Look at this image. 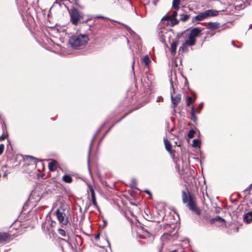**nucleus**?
I'll list each match as a JSON object with an SVG mask.
<instances>
[{
  "label": "nucleus",
  "mask_w": 252,
  "mask_h": 252,
  "mask_svg": "<svg viewBox=\"0 0 252 252\" xmlns=\"http://www.w3.org/2000/svg\"><path fill=\"white\" fill-rule=\"evenodd\" d=\"M89 38L86 34H75L71 36L69 40V44L74 49H79L85 46Z\"/></svg>",
  "instance_id": "f257e3e1"
},
{
  "label": "nucleus",
  "mask_w": 252,
  "mask_h": 252,
  "mask_svg": "<svg viewBox=\"0 0 252 252\" xmlns=\"http://www.w3.org/2000/svg\"><path fill=\"white\" fill-rule=\"evenodd\" d=\"M57 218L59 222L63 225H66L68 223V218L64 213L63 208L58 209L55 211Z\"/></svg>",
  "instance_id": "f03ea898"
},
{
  "label": "nucleus",
  "mask_w": 252,
  "mask_h": 252,
  "mask_svg": "<svg viewBox=\"0 0 252 252\" xmlns=\"http://www.w3.org/2000/svg\"><path fill=\"white\" fill-rule=\"evenodd\" d=\"M188 206L189 209L194 212L196 214L199 215L200 214V210L196 206L194 199L191 195H189V202L188 203Z\"/></svg>",
  "instance_id": "7ed1b4c3"
},
{
  "label": "nucleus",
  "mask_w": 252,
  "mask_h": 252,
  "mask_svg": "<svg viewBox=\"0 0 252 252\" xmlns=\"http://www.w3.org/2000/svg\"><path fill=\"white\" fill-rule=\"evenodd\" d=\"M161 22L165 25L174 26L178 23V21L176 17H163Z\"/></svg>",
  "instance_id": "20e7f679"
},
{
  "label": "nucleus",
  "mask_w": 252,
  "mask_h": 252,
  "mask_svg": "<svg viewBox=\"0 0 252 252\" xmlns=\"http://www.w3.org/2000/svg\"><path fill=\"white\" fill-rule=\"evenodd\" d=\"M83 17H71L70 21L72 24L74 25H78L84 23V22H87L90 20L89 19L84 20Z\"/></svg>",
  "instance_id": "39448f33"
},
{
  "label": "nucleus",
  "mask_w": 252,
  "mask_h": 252,
  "mask_svg": "<svg viewBox=\"0 0 252 252\" xmlns=\"http://www.w3.org/2000/svg\"><path fill=\"white\" fill-rule=\"evenodd\" d=\"M181 100V95L180 94H177L175 96H173L171 94V101L173 107L175 108L177 105L180 102Z\"/></svg>",
  "instance_id": "423d86ee"
},
{
  "label": "nucleus",
  "mask_w": 252,
  "mask_h": 252,
  "mask_svg": "<svg viewBox=\"0 0 252 252\" xmlns=\"http://www.w3.org/2000/svg\"><path fill=\"white\" fill-rule=\"evenodd\" d=\"M202 30L198 28H194L191 30L189 35L196 39V37L199 35Z\"/></svg>",
  "instance_id": "0eeeda50"
},
{
  "label": "nucleus",
  "mask_w": 252,
  "mask_h": 252,
  "mask_svg": "<svg viewBox=\"0 0 252 252\" xmlns=\"http://www.w3.org/2000/svg\"><path fill=\"white\" fill-rule=\"evenodd\" d=\"M49 160L50 161L48 164V167L49 170L52 171H55L58 167L57 161L54 159H49Z\"/></svg>",
  "instance_id": "6e6552de"
},
{
  "label": "nucleus",
  "mask_w": 252,
  "mask_h": 252,
  "mask_svg": "<svg viewBox=\"0 0 252 252\" xmlns=\"http://www.w3.org/2000/svg\"><path fill=\"white\" fill-rule=\"evenodd\" d=\"M218 15V12L217 11H213L212 10H206L204 12L201 13L198 16H217Z\"/></svg>",
  "instance_id": "1a4fd4ad"
},
{
  "label": "nucleus",
  "mask_w": 252,
  "mask_h": 252,
  "mask_svg": "<svg viewBox=\"0 0 252 252\" xmlns=\"http://www.w3.org/2000/svg\"><path fill=\"white\" fill-rule=\"evenodd\" d=\"M195 42L196 39L189 35L188 39L185 41L184 45L187 46H192L195 44Z\"/></svg>",
  "instance_id": "9d476101"
},
{
  "label": "nucleus",
  "mask_w": 252,
  "mask_h": 252,
  "mask_svg": "<svg viewBox=\"0 0 252 252\" xmlns=\"http://www.w3.org/2000/svg\"><path fill=\"white\" fill-rule=\"evenodd\" d=\"M244 219L247 223L252 222V212H249L245 214Z\"/></svg>",
  "instance_id": "9b49d317"
},
{
  "label": "nucleus",
  "mask_w": 252,
  "mask_h": 252,
  "mask_svg": "<svg viewBox=\"0 0 252 252\" xmlns=\"http://www.w3.org/2000/svg\"><path fill=\"white\" fill-rule=\"evenodd\" d=\"M10 237L9 233L6 232H0V243H3Z\"/></svg>",
  "instance_id": "f8f14e48"
},
{
  "label": "nucleus",
  "mask_w": 252,
  "mask_h": 252,
  "mask_svg": "<svg viewBox=\"0 0 252 252\" xmlns=\"http://www.w3.org/2000/svg\"><path fill=\"white\" fill-rule=\"evenodd\" d=\"M182 196L183 202L184 203H187L189 202V196L190 195L189 192L187 193L185 191H182Z\"/></svg>",
  "instance_id": "ddd939ff"
},
{
  "label": "nucleus",
  "mask_w": 252,
  "mask_h": 252,
  "mask_svg": "<svg viewBox=\"0 0 252 252\" xmlns=\"http://www.w3.org/2000/svg\"><path fill=\"white\" fill-rule=\"evenodd\" d=\"M164 143L166 150L169 153L171 152V145L170 142L166 138H164Z\"/></svg>",
  "instance_id": "4468645a"
},
{
  "label": "nucleus",
  "mask_w": 252,
  "mask_h": 252,
  "mask_svg": "<svg viewBox=\"0 0 252 252\" xmlns=\"http://www.w3.org/2000/svg\"><path fill=\"white\" fill-rule=\"evenodd\" d=\"M177 45L178 42L177 41H172L171 44V51L172 54H175L176 53Z\"/></svg>",
  "instance_id": "2eb2a0df"
},
{
  "label": "nucleus",
  "mask_w": 252,
  "mask_h": 252,
  "mask_svg": "<svg viewBox=\"0 0 252 252\" xmlns=\"http://www.w3.org/2000/svg\"><path fill=\"white\" fill-rule=\"evenodd\" d=\"M63 180L67 183H70L72 182V177L69 175H64L63 177Z\"/></svg>",
  "instance_id": "dca6fc26"
},
{
  "label": "nucleus",
  "mask_w": 252,
  "mask_h": 252,
  "mask_svg": "<svg viewBox=\"0 0 252 252\" xmlns=\"http://www.w3.org/2000/svg\"><path fill=\"white\" fill-rule=\"evenodd\" d=\"M2 129L3 130V132L2 134L0 136V140L1 141L4 140L8 136V134L7 130L6 129H4L3 127H2Z\"/></svg>",
  "instance_id": "f3484780"
},
{
  "label": "nucleus",
  "mask_w": 252,
  "mask_h": 252,
  "mask_svg": "<svg viewBox=\"0 0 252 252\" xmlns=\"http://www.w3.org/2000/svg\"><path fill=\"white\" fill-rule=\"evenodd\" d=\"M143 62L146 66L149 65L151 63V60L148 55H146L144 57Z\"/></svg>",
  "instance_id": "a211bd4d"
},
{
  "label": "nucleus",
  "mask_w": 252,
  "mask_h": 252,
  "mask_svg": "<svg viewBox=\"0 0 252 252\" xmlns=\"http://www.w3.org/2000/svg\"><path fill=\"white\" fill-rule=\"evenodd\" d=\"M180 3V0H173L172 2V6L175 9H177L179 8V5Z\"/></svg>",
  "instance_id": "6ab92c4d"
},
{
  "label": "nucleus",
  "mask_w": 252,
  "mask_h": 252,
  "mask_svg": "<svg viewBox=\"0 0 252 252\" xmlns=\"http://www.w3.org/2000/svg\"><path fill=\"white\" fill-rule=\"evenodd\" d=\"M70 16H79L78 11L75 8H72L70 11Z\"/></svg>",
  "instance_id": "aec40b11"
},
{
  "label": "nucleus",
  "mask_w": 252,
  "mask_h": 252,
  "mask_svg": "<svg viewBox=\"0 0 252 252\" xmlns=\"http://www.w3.org/2000/svg\"><path fill=\"white\" fill-rule=\"evenodd\" d=\"M195 112L194 108L193 107H192L191 108V117H192L191 119L194 122L196 121L197 120V118L195 115Z\"/></svg>",
  "instance_id": "412c9836"
},
{
  "label": "nucleus",
  "mask_w": 252,
  "mask_h": 252,
  "mask_svg": "<svg viewBox=\"0 0 252 252\" xmlns=\"http://www.w3.org/2000/svg\"><path fill=\"white\" fill-rule=\"evenodd\" d=\"M195 131L193 129H191L189 131L188 136L189 138L191 139L194 137Z\"/></svg>",
  "instance_id": "4be33fe9"
},
{
  "label": "nucleus",
  "mask_w": 252,
  "mask_h": 252,
  "mask_svg": "<svg viewBox=\"0 0 252 252\" xmlns=\"http://www.w3.org/2000/svg\"><path fill=\"white\" fill-rule=\"evenodd\" d=\"M91 197H92V201L93 205L95 207H97V203H96V201L95 199V194L92 195Z\"/></svg>",
  "instance_id": "5701e85b"
},
{
  "label": "nucleus",
  "mask_w": 252,
  "mask_h": 252,
  "mask_svg": "<svg viewBox=\"0 0 252 252\" xmlns=\"http://www.w3.org/2000/svg\"><path fill=\"white\" fill-rule=\"evenodd\" d=\"M203 102H201L198 106V107L196 108V109L195 110V112L196 113H200V111L201 110V109L203 107Z\"/></svg>",
  "instance_id": "b1692460"
},
{
  "label": "nucleus",
  "mask_w": 252,
  "mask_h": 252,
  "mask_svg": "<svg viewBox=\"0 0 252 252\" xmlns=\"http://www.w3.org/2000/svg\"><path fill=\"white\" fill-rule=\"evenodd\" d=\"M199 143V140L195 139L193 140L192 146L193 147H198Z\"/></svg>",
  "instance_id": "393cba45"
},
{
  "label": "nucleus",
  "mask_w": 252,
  "mask_h": 252,
  "mask_svg": "<svg viewBox=\"0 0 252 252\" xmlns=\"http://www.w3.org/2000/svg\"><path fill=\"white\" fill-rule=\"evenodd\" d=\"M88 188H89L90 191L91 192V195L93 194H95L93 186L90 184L88 185Z\"/></svg>",
  "instance_id": "a878e982"
},
{
  "label": "nucleus",
  "mask_w": 252,
  "mask_h": 252,
  "mask_svg": "<svg viewBox=\"0 0 252 252\" xmlns=\"http://www.w3.org/2000/svg\"><path fill=\"white\" fill-rule=\"evenodd\" d=\"M58 232L62 236H64H64H66V232H65V231L64 230L62 229H61V228L59 229H58Z\"/></svg>",
  "instance_id": "bb28decb"
},
{
  "label": "nucleus",
  "mask_w": 252,
  "mask_h": 252,
  "mask_svg": "<svg viewBox=\"0 0 252 252\" xmlns=\"http://www.w3.org/2000/svg\"><path fill=\"white\" fill-rule=\"evenodd\" d=\"M214 220L215 221H218L220 222H224V220L223 219L221 218V217H220V216H217L216 217H215L214 218Z\"/></svg>",
  "instance_id": "cd10ccee"
},
{
  "label": "nucleus",
  "mask_w": 252,
  "mask_h": 252,
  "mask_svg": "<svg viewBox=\"0 0 252 252\" xmlns=\"http://www.w3.org/2000/svg\"><path fill=\"white\" fill-rule=\"evenodd\" d=\"M26 158L27 159L32 160L34 163L36 161V158L31 156H27Z\"/></svg>",
  "instance_id": "c85d7f7f"
},
{
  "label": "nucleus",
  "mask_w": 252,
  "mask_h": 252,
  "mask_svg": "<svg viewBox=\"0 0 252 252\" xmlns=\"http://www.w3.org/2000/svg\"><path fill=\"white\" fill-rule=\"evenodd\" d=\"M218 24L217 23H213L211 24L210 26V28L212 29H215L218 28Z\"/></svg>",
  "instance_id": "c756f323"
},
{
  "label": "nucleus",
  "mask_w": 252,
  "mask_h": 252,
  "mask_svg": "<svg viewBox=\"0 0 252 252\" xmlns=\"http://www.w3.org/2000/svg\"><path fill=\"white\" fill-rule=\"evenodd\" d=\"M194 100L192 99V98L190 96H189L187 98V106H189L191 103Z\"/></svg>",
  "instance_id": "7c9ffc66"
},
{
  "label": "nucleus",
  "mask_w": 252,
  "mask_h": 252,
  "mask_svg": "<svg viewBox=\"0 0 252 252\" xmlns=\"http://www.w3.org/2000/svg\"><path fill=\"white\" fill-rule=\"evenodd\" d=\"M4 145L3 144H0V155H1L2 154L3 150H4Z\"/></svg>",
  "instance_id": "2f4dec72"
},
{
  "label": "nucleus",
  "mask_w": 252,
  "mask_h": 252,
  "mask_svg": "<svg viewBox=\"0 0 252 252\" xmlns=\"http://www.w3.org/2000/svg\"><path fill=\"white\" fill-rule=\"evenodd\" d=\"M205 17H195V19L196 20H199V21H201V20H202L204 19Z\"/></svg>",
  "instance_id": "473e14b6"
},
{
  "label": "nucleus",
  "mask_w": 252,
  "mask_h": 252,
  "mask_svg": "<svg viewBox=\"0 0 252 252\" xmlns=\"http://www.w3.org/2000/svg\"><path fill=\"white\" fill-rule=\"evenodd\" d=\"M162 100H163V98H162V97L161 96H158L157 98V102H159L160 101H162Z\"/></svg>",
  "instance_id": "72a5a7b5"
},
{
  "label": "nucleus",
  "mask_w": 252,
  "mask_h": 252,
  "mask_svg": "<svg viewBox=\"0 0 252 252\" xmlns=\"http://www.w3.org/2000/svg\"><path fill=\"white\" fill-rule=\"evenodd\" d=\"M189 17H183L182 19L183 21H186Z\"/></svg>",
  "instance_id": "f704fd0d"
},
{
  "label": "nucleus",
  "mask_w": 252,
  "mask_h": 252,
  "mask_svg": "<svg viewBox=\"0 0 252 252\" xmlns=\"http://www.w3.org/2000/svg\"><path fill=\"white\" fill-rule=\"evenodd\" d=\"M177 13L176 11H174L173 12V13L170 15V16H177Z\"/></svg>",
  "instance_id": "c9c22d12"
},
{
  "label": "nucleus",
  "mask_w": 252,
  "mask_h": 252,
  "mask_svg": "<svg viewBox=\"0 0 252 252\" xmlns=\"http://www.w3.org/2000/svg\"><path fill=\"white\" fill-rule=\"evenodd\" d=\"M128 32L130 34L134 33V32L131 29H129Z\"/></svg>",
  "instance_id": "e433bc0d"
},
{
  "label": "nucleus",
  "mask_w": 252,
  "mask_h": 252,
  "mask_svg": "<svg viewBox=\"0 0 252 252\" xmlns=\"http://www.w3.org/2000/svg\"><path fill=\"white\" fill-rule=\"evenodd\" d=\"M145 192H146L148 194H150V195L151 194L149 190H145Z\"/></svg>",
  "instance_id": "4c0bfd02"
},
{
  "label": "nucleus",
  "mask_w": 252,
  "mask_h": 252,
  "mask_svg": "<svg viewBox=\"0 0 252 252\" xmlns=\"http://www.w3.org/2000/svg\"><path fill=\"white\" fill-rule=\"evenodd\" d=\"M178 251H179V250H173L172 251H171L170 252H178Z\"/></svg>",
  "instance_id": "58836bf2"
},
{
  "label": "nucleus",
  "mask_w": 252,
  "mask_h": 252,
  "mask_svg": "<svg viewBox=\"0 0 252 252\" xmlns=\"http://www.w3.org/2000/svg\"><path fill=\"white\" fill-rule=\"evenodd\" d=\"M99 237V234H97L96 236H95V238L96 239H97Z\"/></svg>",
  "instance_id": "ea45409f"
},
{
  "label": "nucleus",
  "mask_w": 252,
  "mask_h": 252,
  "mask_svg": "<svg viewBox=\"0 0 252 252\" xmlns=\"http://www.w3.org/2000/svg\"><path fill=\"white\" fill-rule=\"evenodd\" d=\"M91 145H92V144L90 145V149H89V156L90 155V153Z\"/></svg>",
  "instance_id": "a19ab883"
},
{
  "label": "nucleus",
  "mask_w": 252,
  "mask_h": 252,
  "mask_svg": "<svg viewBox=\"0 0 252 252\" xmlns=\"http://www.w3.org/2000/svg\"><path fill=\"white\" fill-rule=\"evenodd\" d=\"M134 62L133 61V63H132V69H133V65H134Z\"/></svg>",
  "instance_id": "79ce46f5"
},
{
  "label": "nucleus",
  "mask_w": 252,
  "mask_h": 252,
  "mask_svg": "<svg viewBox=\"0 0 252 252\" xmlns=\"http://www.w3.org/2000/svg\"><path fill=\"white\" fill-rule=\"evenodd\" d=\"M97 18H104V17H101V16H100V17H96Z\"/></svg>",
  "instance_id": "37998d69"
},
{
  "label": "nucleus",
  "mask_w": 252,
  "mask_h": 252,
  "mask_svg": "<svg viewBox=\"0 0 252 252\" xmlns=\"http://www.w3.org/2000/svg\"><path fill=\"white\" fill-rule=\"evenodd\" d=\"M232 44L234 46V41H232Z\"/></svg>",
  "instance_id": "c03bdc74"
},
{
  "label": "nucleus",
  "mask_w": 252,
  "mask_h": 252,
  "mask_svg": "<svg viewBox=\"0 0 252 252\" xmlns=\"http://www.w3.org/2000/svg\"><path fill=\"white\" fill-rule=\"evenodd\" d=\"M252 28V24L251 25L250 28Z\"/></svg>",
  "instance_id": "a18cd8bd"
},
{
  "label": "nucleus",
  "mask_w": 252,
  "mask_h": 252,
  "mask_svg": "<svg viewBox=\"0 0 252 252\" xmlns=\"http://www.w3.org/2000/svg\"><path fill=\"white\" fill-rule=\"evenodd\" d=\"M180 252H183V251H182V250H180Z\"/></svg>",
  "instance_id": "49530a36"
}]
</instances>
